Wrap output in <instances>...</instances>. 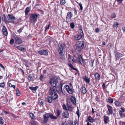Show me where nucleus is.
<instances>
[{"mask_svg":"<svg viewBox=\"0 0 125 125\" xmlns=\"http://www.w3.org/2000/svg\"><path fill=\"white\" fill-rule=\"evenodd\" d=\"M35 119L31 121L30 123L31 125H39V123Z\"/></svg>","mask_w":125,"mask_h":125,"instance_id":"12","label":"nucleus"},{"mask_svg":"<svg viewBox=\"0 0 125 125\" xmlns=\"http://www.w3.org/2000/svg\"><path fill=\"white\" fill-rule=\"evenodd\" d=\"M30 10V7H27L25 10V14L26 15H27Z\"/></svg>","mask_w":125,"mask_h":125,"instance_id":"30","label":"nucleus"},{"mask_svg":"<svg viewBox=\"0 0 125 125\" xmlns=\"http://www.w3.org/2000/svg\"><path fill=\"white\" fill-rule=\"evenodd\" d=\"M2 20L3 21H5V16L4 15H3L2 17Z\"/></svg>","mask_w":125,"mask_h":125,"instance_id":"51","label":"nucleus"},{"mask_svg":"<svg viewBox=\"0 0 125 125\" xmlns=\"http://www.w3.org/2000/svg\"><path fill=\"white\" fill-rule=\"evenodd\" d=\"M99 31V28H96V29H95L96 32L97 33Z\"/></svg>","mask_w":125,"mask_h":125,"instance_id":"61","label":"nucleus"},{"mask_svg":"<svg viewBox=\"0 0 125 125\" xmlns=\"http://www.w3.org/2000/svg\"><path fill=\"white\" fill-rule=\"evenodd\" d=\"M5 86V83L3 82L0 83V87L2 88H4Z\"/></svg>","mask_w":125,"mask_h":125,"instance_id":"34","label":"nucleus"},{"mask_svg":"<svg viewBox=\"0 0 125 125\" xmlns=\"http://www.w3.org/2000/svg\"><path fill=\"white\" fill-rule=\"evenodd\" d=\"M2 31L3 34L5 36H7L8 34V32L4 26H3Z\"/></svg>","mask_w":125,"mask_h":125,"instance_id":"18","label":"nucleus"},{"mask_svg":"<svg viewBox=\"0 0 125 125\" xmlns=\"http://www.w3.org/2000/svg\"><path fill=\"white\" fill-rule=\"evenodd\" d=\"M65 45L64 43H62L60 45L58 49V51L59 53L60 57L62 60H64L65 58L63 55V52L65 51Z\"/></svg>","mask_w":125,"mask_h":125,"instance_id":"1","label":"nucleus"},{"mask_svg":"<svg viewBox=\"0 0 125 125\" xmlns=\"http://www.w3.org/2000/svg\"><path fill=\"white\" fill-rule=\"evenodd\" d=\"M51 96L52 98V99H53V100H54L58 99V95L56 93L53 94Z\"/></svg>","mask_w":125,"mask_h":125,"instance_id":"19","label":"nucleus"},{"mask_svg":"<svg viewBox=\"0 0 125 125\" xmlns=\"http://www.w3.org/2000/svg\"><path fill=\"white\" fill-rule=\"evenodd\" d=\"M30 116L32 119H33L34 118V115L33 113H31L30 114Z\"/></svg>","mask_w":125,"mask_h":125,"instance_id":"43","label":"nucleus"},{"mask_svg":"<svg viewBox=\"0 0 125 125\" xmlns=\"http://www.w3.org/2000/svg\"><path fill=\"white\" fill-rule=\"evenodd\" d=\"M84 43L83 41H79L77 42L76 44V46L80 47L83 48H84Z\"/></svg>","mask_w":125,"mask_h":125,"instance_id":"8","label":"nucleus"},{"mask_svg":"<svg viewBox=\"0 0 125 125\" xmlns=\"http://www.w3.org/2000/svg\"><path fill=\"white\" fill-rule=\"evenodd\" d=\"M43 117L44 119L43 123L44 124L46 123L48 120L49 118V114H46L43 115Z\"/></svg>","mask_w":125,"mask_h":125,"instance_id":"9","label":"nucleus"},{"mask_svg":"<svg viewBox=\"0 0 125 125\" xmlns=\"http://www.w3.org/2000/svg\"><path fill=\"white\" fill-rule=\"evenodd\" d=\"M4 123V121L2 117H0V124H3Z\"/></svg>","mask_w":125,"mask_h":125,"instance_id":"41","label":"nucleus"},{"mask_svg":"<svg viewBox=\"0 0 125 125\" xmlns=\"http://www.w3.org/2000/svg\"><path fill=\"white\" fill-rule=\"evenodd\" d=\"M61 125H68L66 122H63Z\"/></svg>","mask_w":125,"mask_h":125,"instance_id":"58","label":"nucleus"},{"mask_svg":"<svg viewBox=\"0 0 125 125\" xmlns=\"http://www.w3.org/2000/svg\"><path fill=\"white\" fill-rule=\"evenodd\" d=\"M85 81L86 83H89L90 81V79L88 78L87 79H86Z\"/></svg>","mask_w":125,"mask_h":125,"instance_id":"45","label":"nucleus"},{"mask_svg":"<svg viewBox=\"0 0 125 125\" xmlns=\"http://www.w3.org/2000/svg\"><path fill=\"white\" fill-rule=\"evenodd\" d=\"M122 29L125 32V27H123L122 28Z\"/></svg>","mask_w":125,"mask_h":125,"instance_id":"64","label":"nucleus"},{"mask_svg":"<svg viewBox=\"0 0 125 125\" xmlns=\"http://www.w3.org/2000/svg\"><path fill=\"white\" fill-rule=\"evenodd\" d=\"M76 48L75 49V51L76 53H78L81 52L82 50V48L77 46H76Z\"/></svg>","mask_w":125,"mask_h":125,"instance_id":"23","label":"nucleus"},{"mask_svg":"<svg viewBox=\"0 0 125 125\" xmlns=\"http://www.w3.org/2000/svg\"><path fill=\"white\" fill-rule=\"evenodd\" d=\"M49 117L52 119H56L57 117L55 116H54L52 114H49Z\"/></svg>","mask_w":125,"mask_h":125,"instance_id":"24","label":"nucleus"},{"mask_svg":"<svg viewBox=\"0 0 125 125\" xmlns=\"http://www.w3.org/2000/svg\"><path fill=\"white\" fill-rule=\"evenodd\" d=\"M88 119L89 122H91L93 121L94 118L91 116H89L88 118Z\"/></svg>","mask_w":125,"mask_h":125,"instance_id":"36","label":"nucleus"},{"mask_svg":"<svg viewBox=\"0 0 125 125\" xmlns=\"http://www.w3.org/2000/svg\"><path fill=\"white\" fill-rule=\"evenodd\" d=\"M121 112H122V113L123 112L125 111V110L123 108H121Z\"/></svg>","mask_w":125,"mask_h":125,"instance_id":"62","label":"nucleus"},{"mask_svg":"<svg viewBox=\"0 0 125 125\" xmlns=\"http://www.w3.org/2000/svg\"><path fill=\"white\" fill-rule=\"evenodd\" d=\"M65 3V0H63L60 2V3L61 4H64Z\"/></svg>","mask_w":125,"mask_h":125,"instance_id":"50","label":"nucleus"},{"mask_svg":"<svg viewBox=\"0 0 125 125\" xmlns=\"http://www.w3.org/2000/svg\"><path fill=\"white\" fill-rule=\"evenodd\" d=\"M115 105L117 106H119L121 105V103L120 102L118 101H116L115 102Z\"/></svg>","mask_w":125,"mask_h":125,"instance_id":"38","label":"nucleus"},{"mask_svg":"<svg viewBox=\"0 0 125 125\" xmlns=\"http://www.w3.org/2000/svg\"><path fill=\"white\" fill-rule=\"evenodd\" d=\"M102 87L103 89H104L105 87V84L104 83L102 85Z\"/></svg>","mask_w":125,"mask_h":125,"instance_id":"59","label":"nucleus"},{"mask_svg":"<svg viewBox=\"0 0 125 125\" xmlns=\"http://www.w3.org/2000/svg\"><path fill=\"white\" fill-rule=\"evenodd\" d=\"M55 93H56L55 89L51 87L49 91L50 95H51Z\"/></svg>","mask_w":125,"mask_h":125,"instance_id":"13","label":"nucleus"},{"mask_svg":"<svg viewBox=\"0 0 125 125\" xmlns=\"http://www.w3.org/2000/svg\"><path fill=\"white\" fill-rule=\"evenodd\" d=\"M94 76L95 79L98 80H99L100 79V75L98 73H96L94 75Z\"/></svg>","mask_w":125,"mask_h":125,"instance_id":"25","label":"nucleus"},{"mask_svg":"<svg viewBox=\"0 0 125 125\" xmlns=\"http://www.w3.org/2000/svg\"><path fill=\"white\" fill-rule=\"evenodd\" d=\"M69 66L73 69L76 70V71H78L77 69L74 67L73 66L71 63H68Z\"/></svg>","mask_w":125,"mask_h":125,"instance_id":"32","label":"nucleus"},{"mask_svg":"<svg viewBox=\"0 0 125 125\" xmlns=\"http://www.w3.org/2000/svg\"><path fill=\"white\" fill-rule=\"evenodd\" d=\"M109 120V117L108 116H104V121L105 124H106L108 121Z\"/></svg>","mask_w":125,"mask_h":125,"instance_id":"29","label":"nucleus"},{"mask_svg":"<svg viewBox=\"0 0 125 125\" xmlns=\"http://www.w3.org/2000/svg\"><path fill=\"white\" fill-rule=\"evenodd\" d=\"M62 84L60 83L59 85L58 86H57L56 88V91L57 92L61 95L62 94H63V92L62 90Z\"/></svg>","mask_w":125,"mask_h":125,"instance_id":"4","label":"nucleus"},{"mask_svg":"<svg viewBox=\"0 0 125 125\" xmlns=\"http://www.w3.org/2000/svg\"><path fill=\"white\" fill-rule=\"evenodd\" d=\"M47 101L49 103H51L52 102L53 100L52 98L51 97L48 96L47 98Z\"/></svg>","mask_w":125,"mask_h":125,"instance_id":"28","label":"nucleus"},{"mask_svg":"<svg viewBox=\"0 0 125 125\" xmlns=\"http://www.w3.org/2000/svg\"><path fill=\"white\" fill-rule=\"evenodd\" d=\"M50 83L53 87H55L58 83V80L55 79H52L51 80Z\"/></svg>","mask_w":125,"mask_h":125,"instance_id":"7","label":"nucleus"},{"mask_svg":"<svg viewBox=\"0 0 125 125\" xmlns=\"http://www.w3.org/2000/svg\"><path fill=\"white\" fill-rule=\"evenodd\" d=\"M43 76L42 74H41L40 75L39 79L41 81H42L43 79Z\"/></svg>","mask_w":125,"mask_h":125,"instance_id":"54","label":"nucleus"},{"mask_svg":"<svg viewBox=\"0 0 125 125\" xmlns=\"http://www.w3.org/2000/svg\"><path fill=\"white\" fill-rule=\"evenodd\" d=\"M82 93L83 94H85L87 92V90L86 88L84 86L82 87Z\"/></svg>","mask_w":125,"mask_h":125,"instance_id":"27","label":"nucleus"},{"mask_svg":"<svg viewBox=\"0 0 125 125\" xmlns=\"http://www.w3.org/2000/svg\"><path fill=\"white\" fill-rule=\"evenodd\" d=\"M119 25V24L117 22H115L114 23L113 27L114 28L115 27L117 28L118 27V26Z\"/></svg>","mask_w":125,"mask_h":125,"instance_id":"37","label":"nucleus"},{"mask_svg":"<svg viewBox=\"0 0 125 125\" xmlns=\"http://www.w3.org/2000/svg\"><path fill=\"white\" fill-rule=\"evenodd\" d=\"M76 114L78 116V117L79 116V111L78 109L77 111L76 112Z\"/></svg>","mask_w":125,"mask_h":125,"instance_id":"55","label":"nucleus"},{"mask_svg":"<svg viewBox=\"0 0 125 125\" xmlns=\"http://www.w3.org/2000/svg\"><path fill=\"white\" fill-rule=\"evenodd\" d=\"M16 42L18 44H21L22 43V41L19 37H16L15 38Z\"/></svg>","mask_w":125,"mask_h":125,"instance_id":"15","label":"nucleus"},{"mask_svg":"<svg viewBox=\"0 0 125 125\" xmlns=\"http://www.w3.org/2000/svg\"><path fill=\"white\" fill-rule=\"evenodd\" d=\"M77 121L76 120V121H75L74 122V123H74V125H76L77 123Z\"/></svg>","mask_w":125,"mask_h":125,"instance_id":"63","label":"nucleus"},{"mask_svg":"<svg viewBox=\"0 0 125 125\" xmlns=\"http://www.w3.org/2000/svg\"><path fill=\"white\" fill-rule=\"evenodd\" d=\"M69 113L67 111L63 113V116L66 118H67L69 117Z\"/></svg>","mask_w":125,"mask_h":125,"instance_id":"26","label":"nucleus"},{"mask_svg":"<svg viewBox=\"0 0 125 125\" xmlns=\"http://www.w3.org/2000/svg\"><path fill=\"white\" fill-rule=\"evenodd\" d=\"M39 15V14L36 13L31 14L30 16V20L33 22H34L37 20L38 17Z\"/></svg>","mask_w":125,"mask_h":125,"instance_id":"3","label":"nucleus"},{"mask_svg":"<svg viewBox=\"0 0 125 125\" xmlns=\"http://www.w3.org/2000/svg\"><path fill=\"white\" fill-rule=\"evenodd\" d=\"M61 111L60 110L57 109L56 110V112L55 113V114L56 115V116L57 117V119L58 117H59L60 118H61Z\"/></svg>","mask_w":125,"mask_h":125,"instance_id":"16","label":"nucleus"},{"mask_svg":"<svg viewBox=\"0 0 125 125\" xmlns=\"http://www.w3.org/2000/svg\"><path fill=\"white\" fill-rule=\"evenodd\" d=\"M107 107L108 108V111H107V113L108 114V115H109L110 114H112L113 111L112 107L108 105H107Z\"/></svg>","mask_w":125,"mask_h":125,"instance_id":"10","label":"nucleus"},{"mask_svg":"<svg viewBox=\"0 0 125 125\" xmlns=\"http://www.w3.org/2000/svg\"><path fill=\"white\" fill-rule=\"evenodd\" d=\"M116 17V15L115 13L112 14L111 17V18L112 19L115 18Z\"/></svg>","mask_w":125,"mask_h":125,"instance_id":"48","label":"nucleus"},{"mask_svg":"<svg viewBox=\"0 0 125 125\" xmlns=\"http://www.w3.org/2000/svg\"><path fill=\"white\" fill-rule=\"evenodd\" d=\"M73 15L71 12H68L67 14L66 17V20H67L69 19H70L73 17Z\"/></svg>","mask_w":125,"mask_h":125,"instance_id":"20","label":"nucleus"},{"mask_svg":"<svg viewBox=\"0 0 125 125\" xmlns=\"http://www.w3.org/2000/svg\"><path fill=\"white\" fill-rule=\"evenodd\" d=\"M62 107H63V108L64 109L67 110V107L65 104H63V105H62Z\"/></svg>","mask_w":125,"mask_h":125,"instance_id":"49","label":"nucleus"},{"mask_svg":"<svg viewBox=\"0 0 125 125\" xmlns=\"http://www.w3.org/2000/svg\"><path fill=\"white\" fill-rule=\"evenodd\" d=\"M0 67H1L2 68L3 70H4L5 68L3 66L1 63H0Z\"/></svg>","mask_w":125,"mask_h":125,"instance_id":"57","label":"nucleus"},{"mask_svg":"<svg viewBox=\"0 0 125 125\" xmlns=\"http://www.w3.org/2000/svg\"><path fill=\"white\" fill-rule=\"evenodd\" d=\"M28 79L29 80H31L32 79V77H31L29 76H28Z\"/></svg>","mask_w":125,"mask_h":125,"instance_id":"60","label":"nucleus"},{"mask_svg":"<svg viewBox=\"0 0 125 125\" xmlns=\"http://www.w3.org/2000/svg\"><path fill=\"white\" fill-rule=\"evenodd\" d=\"M82 60L83 62H85L84 60L83 59L82 57V56L81 55H78L77 58L76 59V60L80 64H82V63L81 62V60Z\"/></svg>","mask_w":125,"mask_h":125,"instance_id":"14","label":"nucleus"},{"mask_svg":"<svg viewBox=\"0 0 125 125\" xmlns=\"http://www.w3.org/2000/svg\"><path fill=\"white\" fill-rule=\"evenodd\" d=\"M79 5L80 6V8L81 10H82L83 9V7L82 3L80 2L79 3Z\"/></svg>","mask_w":125,"mask_h":125,"instance_id":"52","label":"nucleus"},{"mask_svg":"<svg viewBox=\"0 0 125 125\" xmlns=\"http://www.w3.org/2000/svg\"><path fill=\"white\" fill-rule=\"evenodd\" d=\"M68 58L69 62H74L73 61V57L71 56L70 54H69L68 55Z\"/></svg>","mask_w":125,"mask_h":125,"instance_id":"22","label":"nucleus"},{"mask_svg":"<svg viewBox=\"0 0 125 125\" xmlns=\"http://www.w3.org/2000/svg\"><path fill=\"white\" fill-rule=\"evenodd\" d=\"M79 34H77L73 37L74 39L76 40H80L83 36V33L81 29H80L78 31Z\"/></svg>","mask_w":125,"mask_h":125,"instance_id":"2","label":"nucleus"},{"mask_svg":"<svg viewBox=\"0 0 125 125\" xmlns=\"http://www.w3.org/2000/svg\"><path fill=\"white\" fill-rule=\"evenodd\" d=\"M7 21L9 22H11L15 19V18L12 14H8L7 17Z\"/></svg>","mask_w":125,"mask_h":125,"instance_id":"6","label":"nucleus"},{"mask_svg":"<svg viewBox=\"0 0 125 125\" xmlns=\"http://www.w3.org/2000/svg\"><path fill=\"white\" fill-rule=\"evenodd\" d=\"M119 113L121 117H124V115L122 113V112H121V110H119Z\"/></svg>","mask_w":125,"mask_h":125,"instance_id":"46","label":"nucleus"},{"mask_svg":"<svg viewBox=\"0 0 125 125\" xmlns=\"http://www.w3.org/2000/svg\"><path fill=\"white\" fill-rule=\"evenodd\" d=\"M70 26L72 29L74 28L75 27L74 23L73 22H72L71 23L70 25Z\"/></svg>","mask_w":125,"mask_h":125,"instance_id":"44","label":"nucleus"},{"mask_svg":"<svg viewBox=\"0 0 125 125\" xmlns=\"http://www.w3.org/2000/svg\"><path fill=\"white\" fill-rule=\"evenodd\" d=\"M38 53L39 54L42 55H47L48 54L47 51L44 50H42L39 51Z\"/></svg>","mask_w":125,"mask_h":125,"instance_id":"11","label":"nucleus"},{"mask_svg":"<svg viewBox=\"0 0 125 125\" xmlns=\"http://www.w3.org/2000/svg\"><path fill=\"white\" fill-rule=\"evenodd\" d=\"M39 104L42 105L43 104V99H40L39 100Z\"/></svg>","mask_w":125,"mask_h":125,"instance_id":"40","label":"nucleus"},{"mask_svg":"<svg viewBox=\"0 0 125 125\" xmlns=\"http://www.w3.org/2000/svg\"><path fill=\"white\" fill-rule=\"evenodd\" d=\"M65 87L67 92L70 94H72L74 91V89L72 87H70L68 85H65Z\"/></svg>","mask_w":125,"mask_h":125,"instance_id":"5","label":"nucleus"},{"mask_svg":"<svg viewBox=\"0 0 125 125\" xmlns=\"http://www.w3.org/2000/svg\"><path fill=\"white\" fill-rule=\"evenodd\" d=\"M17 48L21 51H24L25 49L24 48L22 47L21 46H18L17 47Z\"/></svg>","mask_w":125,"mask_h":125,"instance_id":"35","label":"nucleus"},{"mask_svg":"<svg viewBox=\"0 0 125 125\" xmlns=\"http://www.w3.org/2000/svg\"><path fill=\"white\" fill-rule=\"evenodd\" d=\"M70 100L72 103L74 105L76 104V99L73 96H72L70 98Z\"/></svg>","mask_w":125,"mask_h":125,"instance_id":"17","label":"nucleus"},{"mask_svg":"<svg viewBox=\"0 0 125 125\" xmlns=\"http://www.w3.org/2000/svg\"><path fill=\"white\" fill-rule=\"evenodd\" d=\"M9 85L10 87H13L14 89L15 88V86L14 85H12L11 83L9 84Z\"/></svg>","mask_w":125,"mask_h":125,"instance_id":"47","label":"nucleus"},{"mask_svg":"<svg viewBox=\"0 0 125 125\" xmlns=\"http://www.w3.org/2000/svg\"><path fill=\"white\" fill-rule=\"evenodd\" d=\"M16 95L18 96H20L21 95V94L20 93V92L18 89L16 90Z\"/></svg>","mask_w":125,"mask_h":125,"instance_id":"39","label":"nucleus"},{"mask_svg":"<svg viewBox=\"0 0 125 125\" xmlns=\"http://www.w3.org/2000/svg\"><path fill=\"white\" fill-rule=\"evenodd\" d=\"M115 53V55L116 59H119L120 57L123 56V55L122 54L118 52Z\"/></svg>","mask_w":125,"mask_h":125,"instance_id":"21","label":"nucleus"},{"mask_svg":"<svg viewBox=\"0 0 125 125\" xmlns=\"http://www.w3.org/2000/svg\"><path fill=\"white\" fill-rule=\"evenodd\" d=\"M108 102L110 103H112L113 102V99L111 97L109 98L108 99Z\"/></svg>","mask_w":125,"mask_h":125,"instance_id":"42","label":"nucleus"},{"mask_svg":"<svg viewBox=\"0 0 125 125\" xmlns=\"http://www.w3.org/2000/svg\"><path fill=\"white\" fill-rule=\"evenodd\" d=\"M67 110L71 111L72 110V106L71 105H69L67 103Z\"/></svg>","mask_w":125,"mask_h":125,"instance_id":"31","label":"nucleus"},{"mask_svg":"<svg viewBox=\"0 0 125 125\" xmlns=\"http://www.w3.org/2000/svg\"><path fill=\"white\" fill-rule=\"evenodd\" d=\"M38 88V86H36L35 87H29V89H30L32 91H35Z\"/></svg>","mask_w":125,"mask_h":125,"instance_id":"33","label":"nucleus"},{"mask_svg":"<svg viewBox=\"0 0 125 125\" xmlns=\"http://www.w3.org/2000/svg\"><path fill=\"white\" fill-rule=\"evenodd\" d=\"M14 42V40L13 39H11L10 41V44L12 45Z\"/></svg>","mask_w":125,"mask_h":125,"instance_id":"53","label":"nucleus"},{"mask_svg":"<svg viewBox=\"0 0 125 125\" xmlns=\"http://www.w3.org/2000/svg\"><path fill=\"white\" fill-rule=\"evenodd\" d=\"M50 26V24H49L48 26H46L45 27V28H46V30H48L49 29V27Z\"/></svg>","mask_w":125,"mask_h":125,"instance_id":"56","label":"nucleus"}]
</instances>
